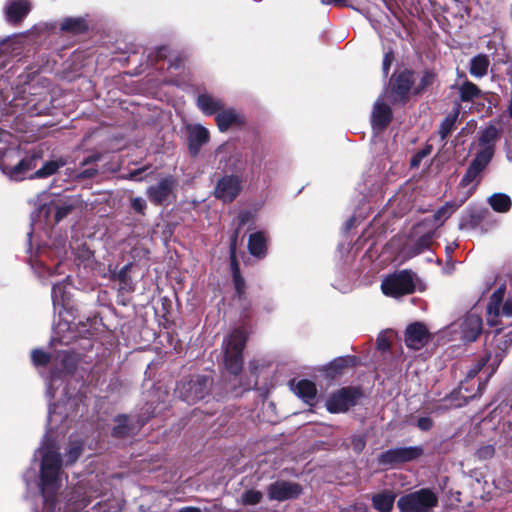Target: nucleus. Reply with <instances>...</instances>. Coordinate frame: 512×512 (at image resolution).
I'll return each mask as SVG.
<instances>
[{"instance_id":"obj_1","label":"nucleus","mask_w":512,"mask_h":512,"mask_svg":"<svg viewBox=\"0 0 512 512\" xmlns=\"http://www.w3.org/2000/svg\"><path fill=\"white\" fill-rule=\"evenodd\" d=\"M54 441L44 436L36 454L41 456L40 490L43 497V512H55L56 495L61 486L62 460Z\"/></svg>"},{"instance_id":"obj_2","label":"nucleus","mask_w":512,"mask_h":512,"mask_svg":"<svg viewBox=\"0 0 512 512\" xmlns=\"http://www.w3.org/2000/svg\"><path fill=\"white\" fill-rule=\"evenodd\" d=\"M247 340V333L244 329L233 330L224 339L222 348L224 351V365L232 375H238L243 368L242 352Z\"/></svg>"},{"instance_id":"obj_3","label":"nucleus","mask_w":512,"mask_h":512,"mask_svg":"<svg viewBox=\"0 0 512 512\" xmlns=\"http://www.w3.org/2000/svg\"><path fill=\"white\" fill-rule=\"evenodd\" d=\"M437 504V495L425 488L403 495L397 502L401 512H431Z\"/></svg>"},{"instance_id":"obj_4","label":"nucleus","mask_w":512,"mask_h":512,"mask_svg":"<svg viewBox=\"0 0 512 512\" xmlns=\"http://www.w3.org/2000/svg\"><path fill=\"white\" fill-rule=\"evenodd\" d=\"M53 364L55 370L51 372L46 391L50 399L56 396V390L62 386L66 376L76 367V357L67 351H60L56 354Z\"/></svg>"},{"instance_id":"obj_5","label":"nucleus","mask_w":512,"mask_h":512,"mask_svg":"<svg viewBox=\"0 0 512 512\" xmlns=\"http://www.w3.org/2000/svg\"><path fill=\"white\" fill-rule=\"evenodd\" d=\"M211 386L212 380L210 377L194 375L189 380L180 382L176 391L183 401L194 404L209 394Z\"/></svg>"},{"instance_id":"obj_6","label":"nucleus","mask_w":512,"mask_h":512,"mask_svg":"<svg viewBox=\"0 0 512 512\" xmlns=\"http://www.w3.org/2000/svg\"><path fill=\"white\" fill-rule=\"evenodd\" d=\"M382 292L391 297L413 293L415 290L414 274L408 270L387 276L381 283Z\"/></svg>"},{"instance_id":"obj_7","label":"nucleus","mask_w":512,"mask_h":512,"mask_svg":"<svg viewBox=\"0 0 512 512\" xmlns=\"http://www.w3.org/2000/svg\"><path fill=\"white\" fill-rule=\"evenodd\" d=\"M61 399L58 403H50L48 409V426L50 430L56 428L69 417V411L74 408L80 398L69 392L64 386L60 392Z\"/></svg>"},{"instance_id":"obj_8","label":"nucleus","mask_w":512,"mask_h":512,"mask_svg":"<svg viewBox=\"0 0 512 512\" xmlns=\"http://www.w3.org/2000/svg\"><path fill=\"white\" fill-rule=\"evenodd\" d=\"M423 454L421 446L395 447L388 449L378 455V463L385 467H395L397 465L413 461Z\"/></svg>"},{"instance_id":"obj_9","label":"nucleus","mask_w":512,"mask_h":512,"mask_svg":"<svg viewBox=\"0 0 512 512\" xmlns=\"http://www.w3.org/2000/svg\"><path fill=\"white\" fill-rule=\"evenodd\" d=\"M505 287L497 288L491 295L487 306V322L491 326L498 324V317H512V297H508L503 303Z\"/></svg>"},{"instance_id":"obj_10","label":"nucleus","mask_w":512,"mask_h":512,"mask_svg":"<svg viewBox=\"0 0 512 512\" xmlns=\"http://www.w3.org/2000/svg\"><path fill=\"white\" fill-rule=\"evenodd\" d=\"M413 82V72L410 70H404L397 75H393L390 80V101L393 104L404 105L409 99Z\"/></svg>"},{"instance_id":"obj_11","label":"nucleus","mask_w":512,"mask_h":512,"mask_svg":"<svg viewBox=\"0 0 512 512\" xmlns=\"http://www.w3.org/2000/svg\"><path fill=\"white\" fill-rule=\"evenodd\" d=\"M356 388L346 387L332 393L326 402V408L331 413H343L354 406L360 397Z\"/></svg>"},{"instance_id":"obj_12","label":"nucleus","mask_w":512,"mask_h":512,"mask_svg":"<svg viewBox=\"0 0 512 512\" xmlns=\"http://www.w3.org/2000/svg\"><path fill=\"white\" fill-rule=\"evenodd\" d=\"M42 158L41 151H33L30 155L23 158L13 167L1 166L4 174L11 180L21 181L27 177V174L36 168L38 162Z\"/></svg>"},{"instance_id":"obj_13","label":"nucleus","mask_w":512,"mask_h":512,"mask_svg":"<svg viewBox=\"0 0 512 512\" xmlns=\"http://www.w3.org/2000/svg\"><path fill=\"white\" fill-rule=\"evenodd\" d=\"M500 137L497 127L490 125L486 127L480 134L478 139V147L476 155L480 159L490 163L495 153V146Z\"/></svg>"},{"instance_id":"obj_14","label":"nucleus","mask_w":512,"mask_h":512,"mask_svg":"<svg viewBox=\"0 0 512 512\" xmlns=\"http://www.w3.org/2000/svg\"><path fill=\"white\" fill-rule=\"evenodd\" d=\"M241 189V179L238 176L226 175L218 181L214 195L217 199L229 203L239 195Z\"/></svg>"},{"instance_id":"obj_15","label":"nucleus","mask_w":512,"mask_h":512,"mask_svg":"<svg viewBox=\"0 0 512 512\" xmlns=\"http://www.w3.org/2000/svg\"><path fill=\"white\" fill-rule=\"evenodd\" d=\"M301 492L299 484L283 480L272 483L267 489L269 499L279 502L297 498Z\"/></svg>"},{"instance_id":"obj_16","label":"nucleus","mask_w":512,"mask_h":512,"mask_svg":"<svg viewBox=\"0 0 512 512\" xmlns=\"http://www.w3.org/2000/svg\"><path fill=\"white\" fill-rule=\"evenodd\" d=\"M430 338L431 335L426 326L419 322L410 324L405 332V344L413 350L423 348L430 341Z\"/></svg>"},{"instance_id":"obj_17","label":"nucleus","mask_w":512,"mask_h":512,"mask_svg":"<svg viewBox=\"0 0 512 512\" xmlns=\"http://www.w3.org/2000/svg\"><path fill=\"white\" fill-rule=\"evenodd\" d=\"M459 328L462 340L475 341L482 330V319L475 313H469L460 322Z\"/></svg>"},{"instance_id":"obj_18","label":"nucleus","mask_w":512,"mask_h":512,"mask_svg":"<svg viewBox=\"0 0 512 512\" xmlns=\"http://www.w3.org/2000/svg\"><path fill=\"white\" fill-rule=\"evenodd\" d=\"M174 187V180L171 177L160 180L157 184L150 186L147 190L150 201L154 204H163L170 196Z\"/></svg>"},{"instance_id":"obj_19","label":"nucleus","mask_w":512,"mask_h":512,"mask_svg":"<svg viewBox=\"0 0 512 512\" xmlns=\"http://www.w3.org/2000/svg\"><path fill=\"white\" fill-rule=\"evenodd\" d=\"M489 163L480 159L479 157L475 156V158L470 163L466 173L464 174L463 178L461 179L460 185L462 187H468L472 185L469 191V195L471 194L472 190L475 189L477 184L479 183V176L483 172V170L487 167Z\"/></svg>"},{"instance_id":"obj_20","label":"nucleus","mask_w":512,"mask_h":512,"mask_svg":"<svg viewBox=\"0 0 512 512\" xmlns=\"http://www.w3.org/2000/svg\"><path fill=\"white\" fill-rule=\"evenodd\" d=\"M50 257L48 250L41 249L38 251L35 259H31V267L38 274L40 278L50 277L54 274H61L59 271L62 266L61 262H58L54 269H52L44 260V258Z\"/></svg>"},{"instance_id":"obj_21","label":"nucleus","mask_w":512,"mask_h":512,"mask_svg":"<svg viewBox=\"0 0 512 512\" xmlns=\"http://www.w3.org/2000/svg\"><path fill=\"white\" fill-rule=\"evenodd\" d=\"M6 19L10 23H18L24 19L30 11L27 0H11L5 5Z\"/></svg>"},{"instance_id":"obj_22","label":"nucleus","mask_w":512,"mask_h":512,"mask_svg":"<svg viewBox=\"0 0 512 512\" xmlns=\"http://www.w3.org/2000/svg\"><path fill=\"white\" fill-rule=\"evenodd\" d=\"M392 119V111L390 107L384 103L383 97L380 96L374 103L372 111V125L374 128H385Z\"/></svg>"},{"instance_id":"obj_23","label":"nucleus","mask_w":512,"mask_h":512,"mask_svg":"<svg viewBox=\"0 0 512 512\" xmlns=\"http://www.w3.org/2000/svg\"><path fill=\"white\" fill-rule=\"evenodd\" d=\"M290 386L293 392L305 403L309 405L313 404L316 398L317 389L312 381L303 379L295 382V380H292L290 382Z\"/></svg>"},{"instance_id":"obj_24","label":"nucleus","mask_w":512,"mask_h":512,"mask_svg":"<svg viewBox=\"0 0 512 512\" xmlns=\"http://www.w3.org/2000/svg\"><path fill=\"white\" fill-rule=\"evenodd\" d=\"M216 122L221 132L227 131L233 126L240 125L242 123L241 115L232 108L225 109L224 107L216 114Z\"/></svg>"},{"instance_id":"obj_25","label":"nucleus","mask_w":512,"mask_h":512,"mask_svg":"<svg viewBox=\"0 0 512 512\" xmlns=\"http://www.w3.org/2000/svg\"><path fill=\"white\" fill-rule=\"evenodd\" d=\"M188 140L190 153L195 156L200 151L202 145L208 142L209 132L205 127L201 125H195L189 130Z\"/></svg>"},{"instance_id":"obj_26","label":"nucleus","mask_w":512,"mask_h":512,"mask_svg":"<svg viewBox=\"0 0 512 512\" xmlns=\"http://www.w3.org/2000/svg\"><path fill=\"white\" fill-rule=\"evenodd\" d=\"M197 106L203 114L210 116L217 114L224 107V103L219 98L208 93H202L197 97Z\"/></svg>"},{"instance_id":"obj_27","label":"nucleus","mask_w":512,"mask_h":512,"mask_svg":"<svg viewBox=\"0 0 512 512\" xmlns=\"http://www.w3.org/2000/svg\"><path fill=\"white\" fill-rule=\"evenodd\" d=\"M68 163L67 158L60 156L58 158L46 161L39 169H37L29 178L42 179L55 174L60 168Z\"/></svg>"},{"instance_id":"obj_28","label":"nucleus","mask_w":512,"mask_h":512,"mask_svg":"<svg viewBox=\"0 0 512 512\" xmlns=\"http://www.w3.org/2000/svg\"><path fill=\"white\" fill-rule=\"evenodd\" d=\"M76 338V332L73 330L72 325L67 321H59V323L54 327L52 338L54 342H59L60 344L68 345Z\"/></svg>"},{"instance_id":"obj_29","label":"nucleus","mask_w":512,"mask_h":512,"mask_svg":"<svg viewBox=\"0 0 512 512\" xmlns=\"http://www.w3.org/2000/svg\"><path fill=\"white\" fill-rule=\"evenodd\" d=\"M69 280V276H67L63 282L55 283L52 286V303L54 310L64 309L69 300L68 292L66 291V282ZM59 314L61 315V310H59Z\"/></svg>"},{"instance_id":"obj_30","label":"nucleus","mask_w":512,"mask_h":512,"mask_svg":"<svg viewBox=\"0 0 512 512\" xmlns=\"http://www.w3.org/2000/svg\"><path fill=\"white\" fill-rule=\"evenodd\" d=\"M129 419L125 415H120L115 419L116 425L113 428V435L116 437H126L134 434L141 426L144 425V420H138L136 426H131L128 423Z\"/></svg>"},{"instance_id":"obj_31","label":"nucleus","mask_w":512,"mask_h":512,"mask_svg":"<svg viewBox=\"0 0 512 512\" xmlns=\"http://www.w3.org/2000/svg\"><path fill=\"white\" fill-rule=\"evenodd\" d=\"M249 252L255 257H264L267 250V237L264 232L252 233L248 241Z\"/></svg>"},{"instance_id":"obj_32","label":"nucleus","mask_w":512,"mask_h":512,"mask_svg":"<svg viewBox=\"0 0 512 512\" xmlns=\"http://www.w3.org/2000/svg\"><path fill=\"white\" fill-rule=\"evenodd\" d=\"M490 67V60L485 54H478L470 61V74L475 78H482L487 75Z\"/></svg>"},{"instance_id":"obj_33","label":"nucleus","mask_w":512,"mask_h":512,"mask_svg":"<svg viewBox=\"0 0 512 512\" xmlns=\"http://www.w3.org/2000/svg\"><path fill=\"white\" fill-rule=\"evenodd\" d=\"M487 361H488V357L485 356V357L481 358L474 365V367L468 371L466 380L461 383L458 393L462 396V398H464L465 402H467L468 400L473 399L475 397V394H469V389L466 387L467 381L470 379H473L478 374V372L485 366Z\"/></svg>"},{"instance_id":"obj_34","label":"nucleus","mask_w":512,"mask_h":512,"mask_svg":"<svg viewBox=\"0 0 512 512\" xmlns=\"http://www.w3.org/2000/svg\"><path fill=\"white\" fill-rule=\"evenodd\" d=\"M468 196L469 195H467L460 202H446L434 213L433 217L435 222H437L439 225H442L463 204V202L468 198Z\"/></svg>"},{"instance_id":"obj_35","label":"nucleus","mask_w":512,"mask_h":512,"mask_svg":"<svg viewBox=\"0 0 512 512\" xmlns=\"http://www.w3.org/2000/svg\"><path fill=\"white\" fill-rule=\"evenodd\" d=\"M237 232L234 234L231 240L230 253H231V266L233 269V280L235 284L236 292L240 295L244 288V280L239 274L238 264L235 259Z\"/></svg>"},{"instance_id":"obj_36","label":"nucleus","mask_w":512,"mask_h":512,"mask_svg":"<svg viewBox=\"0 0 512 512\" xmlns=\"http://www.w3.org/2000/svg\"><path fill=\"white\" fill-rule=\"evenodd\" d=\"M488 203L492 209L499 213H505L511 208V199L507 194L495 193L488 198Z\"/></svg>"},{"instance_id":"obj_37","label":"nucleus","mask_w":512,"mask_h":512,"mask_svg":"<svg viewBox=\"0 0 512 512\" xmlns=\"http://www.w3.org/2000/svg\"><path fill=\"white\" fill-rule=\"evenodd\" d=\"M60 28L62 31H68V32L78 34V33L84 32L87 28V25L83 18L70 17V18H66L62 21Z\"/></svg>"},{"instance_id":"obj_38","label":"nucleus","mask_w":512,"mask_h":512,"mask_svg":"<svg viewBox=\"0 0 512 512\" xmlns=\"http://www.w3.org/2000/svg\"><path fill=\"white\" fill-rule=\"evenodd\" d=\"M373 506L380 512H389L394 504V496L389 493L377 494L372 498Z\"/></svg>"},{"instance_id":"obj_39","label":"nucleus","mask_w":512,"mask_h":512,"mask_svg":"<svg viewBox=\"0 0 512 512\" xmlns=\"http://www.w3.org/2000/svg\"><path fill=\"white\" fill-rule=\"evenodd\" d=\"M460 98L462 101H471L480 96V89L472 82L465 81L459 87Z\"/></svg>"},{"instance_id":"obj_40","label":"nucleus","mask_w":512,"mask_h":512,"mask_svg":"<svg viewBox=\"0 0 512 512\" xmlns=\"http://www.w3.org/2000/svg\"><path fill=\"white\" fill-rule=\"evenodd\" d=\"M83 449V443L78 440H73L69 444V448L65 453V464H73L81 455Z\"/></svg>"},{"instance_id":"obj_41","label":"nucleus","mask_w":512,"mask_h":512,"mask_svg":"<svg viewBox=\"0 0 512 512\" xmlns=\"http://www.w3.org/2000/svg\"><path fill=\"white\" fill-rule=\"evenodd\" d=\"M130 268H131V264H126L117 273V279L120 281V284H121L120 289L127 291V292H130L133 290L132 281L128 275Z\"/></svg>"},{"instance_id":"obj_42","label":"nucleus","mask_w":512,"mask_h":512,"mask_svg":"<svg viewBox=\"0 0 512 512\" xmlns=\"http://www.w3.org/2000/svg\"><path fill=\"white\" fill-rule=\"evenodd\" d=\"M263 498L262 492L255 490V489H249L245 490L241 495V502L244 505H256L260 503V501Z\"/></svg>"},{"instance_id":"obj_43","label":"nucleus","mask_w":512,"mask_h":512,"mask_svg":"<svg viewBox=\"0 0 512 512\" xmlns=\"http://www.w3.org/2000/svg\"><path fill=\"white\" fill-rule=\"evenodd\" d=\"M457 115L447 116L439 127V135L442 141L453 131Z\"/></svg>"},{"instance_id":"obj_44","label":"nucleus","mask_w":512,"mask_h":512,"mask_svg":"<svg viewBox=\"0 0 512 512\" xmlns=\"http://www.w3.org/2000/svg\"><path fill=\"white\" fill-rule=\"evenodd\" d=\"M435 78L436 75L433 72L425 71L420 78L419 84L415 87L414 92L416 94L421 93L435 82Z\"/></svg>"},{"instance_id":"obj_45","label":"nucleus","mask_w":512,"mask_h":512,"mask_svg":"<svg viewBox=\"0 0 512 512\" xmlns=\"http://www.w3.org/2000/svg\"><path fill=\"white\" fill-rule=\"evenodd\" d=\"M433 233H425L422 235L414 244V251L412 255H417L423 252L425 249H427L432 241Z\"/></svg>"},{"instance_id":"obj_46","label":"nucleus","mask_w":512,"mask_h":512,"mask_svg":"<svg viewBox=\"0 0 512 512\" xmlns=\"http://www.w3.org/2000/svg\"><path fill=\"white\" fill-rule=\"evenodd\" d=\"M30 95L33 97L28 102L33 103L34 106L40 104V102H47L49 96V90L46 85L43 84L41 91L39 93L29 91Z\"/></svg>"},{"instance_id":"obj_47","label":"nucleus","mask_w":512,"mask_h":512,"mask_svg":"<svg viewBox=\"0 0 512 512\" xmlns=\"http://www.w3.org/2000/svg\"><path fill=\"white\" fill-rule=\"evenodd\" d=\"M354 364H355L354 357H340V358L333 360L330 364V367L332 369H335L336 371H341L343 368L353 366Z\"/></svg>"},{"instance_id":"obj_48","label":"nucleus","mask_w":512,"mask_h":512,"mask_svg":"<svg viewBox=\"0 0 512 512\" xmlns=\"http://www.w3.org/2000/svg\"><path fill=\"white\" fill-rule=\"evenodd\" d=\"M66 172L68 173V177L69 178H73V179H87V178H92L96 175L97 173V170L94 169V168H88V169H85L81 172H77V171H74V170H70V169H67Z\"/></svg>"},{"instance_id":"obj_49","label":"nucleus","mask_w":512,"mask_h":512,"mask_svg":"<svg viewBox=\"0 0 512 512\" xmlns=\"http://www.w3.org/2000/svg\"><path fill=\"white\" fill-rule=\"evenodd\" d=\"M31 357L35 366L46 365L49 362V355L40 349L33 350Z\"/></svg>"},{"instance_id":"obj_50","label":"nucleus","mask_w":512,"mask_h":512,"mask_svg":"<svg viewBox=\"0 0 512 512\" xmlns=\"http://www.w3.org/2000/svg\"><path fill=\"white\" fill-rule=\"evenodd\" d=\"M73 209V203L70 201H65L60 206H57L55 213V222H59L65 216L69 214V212Z\"/></svg>"},{"instance_id":"obj_51","label":"nucleus","mask_w":512,"mask_h":512,"mask_svg":"<svg viewBox=\"0 0 512 512\" xmlns=\"http://www.w3.org/2000/svg\"><path fill=\"white\" fill-rule=\"evenodd\" d=\"M495 454V449H494V446L493 445H490V444H487V445H483L481 446L477 451H476V456L480 459V460H487V459H490L494 456Z\"/></svg>"},{"instance_id":"obj_52","label":"nucleus","mask_w":512,"mask_h":512,"mask_svg":"<svg viewBox=\"0 0 512 512\" xmlns=\"http://www.w3.org/2000/svg\"><path fill=\"white\" fill-rule=\"evenodd\" d=\"M11 139L12 135L10 133L0 129V158L5 155L7 147L11 144Z\"/></svg>"},{"instance_id":"obj_53","label":"nucleus","mask_w":512,"mask_h":512,"mask_svg":"<svg viewBox=\"0 0 512 512\" xmlns=\"http://www.w3.org/2000/svg\"><path fill=\"white\" fill-rule=\"evenodd\" d=\"M417 426L423 431H428L433 426V421L430 417H420L417 421Z\"/></svg>"},{"instance_id":"obj_54","label":"nucleus","mask_w":512,"mask_h":512,"mask_svg":"<svg viewBox=\"0 0 512 512\" xmlns=\"http://www.w3.org/2000/svg\"><path fill=\"white\" fill-rule=\"evenodd\" d=\"M352 446L357 453H360L365 447L364 438L361 436H354L352 438Z\"/></svg>"},{"instance_id":"obj_55","label":"nucleus","mask_w":512,"mask_h":512,"mask_svg":"<svg viewBox=\"0 0 512 512\" xmlns=\"http://www.w3.org/2000/svg\"><path fill=\"white\" fill-rule=\"evenodd\" d=\"M378 349L385 351L389 348V339L386 333H381L377 338Z\"/></svg>"},{"instance_id":"obj_56","label":"nucleus","mask_w":512,"mask_h":512,"mask_svg":"<svg viewBox=\"0 0 512 512\" xmlns=\"http://www.w3.org/2000/svg\"><path fill=\"white\" fill-rule=\"evenodd\" d=\"M132 208L139 212V213H142L144 211V209L146 208V202L143 198H140V197H136L132 200Z\"/></svg>"},{"instance_id":"obj_57","label":"nucleus","mask_w":512,"mask_h":512,"mask_svg":"<svg viewBox=\"0 0 512 512\" xmlns=\"http://www.w3.org/2000/svg\"><path fill=\"white\" fill-rule=\"evenodd\" d=\"M392 61H393L392 53H386L384 55L383 64H382V69H383V73H384L385 76L388 74V71H389V68H390V66L392 64Z\"/></svg>"},{"instance_id":"obj_58","label":"nucleus","mask_w":512,"mask_h":512,"mask_svg":"<svg viewBox=\"0 0 512 512\" xmlns=\"http://www.w3.org/2000/svg\"><path fill=\"white\" fill-rule=\"evenodd\" d=\"M505 152H506L507 160L512 162V132L509 134V136L506 139Z\"/></svg>"},{"instance_id":"obj_59","label":"nucleus","mask_w":512,"mask_h":512,"mask_svg":"<svg viewBox=\"0 0 512 512\" xmlns=\"http://www.w3.org/2000/svg\"><path fill=\"white\" fill-rule=\"evenodd\" d=\"M144 170H145V168H142V169H137V170L130 172L128 174V179L135 180V181H141L142 177H140V175L142 174V172Z\"/></svg>"},{"instance_id":"obj_60","label":"nucleus","mask_w":512,"mask_h":512,"mask_svg":"<svg viewBox=\"0 0 512 512\" xmlns=\"http://www.w3.org/2000/svg\"><path fill=\"white\" fill-rule=\"evenodd\" d=\"M101 158L100 154H93L89 157H87L86 159L83 160V162L81 163L82 166H87L91 163H94V162H97L99 161Z\"/></svg>"},{"instance_id":"obj_61","label":"nucleus","mask_w":512,"mask_h":512,"mask_svg":"<svg viewBox=\"0 0 512 512\" xmlns=\"http://www.w3.org/2000/svg\"><path fill=\"white\" fill-rule=\"evenodd\" d=\"M347 0H321L324 5L344 6Z\"/></svg>"},{"instance_id":"obj_62","label":"nucleus","mask_w":512,"mask_h":512,"mask_svg":"<svg viewBox=\"0 0 512 512\" xmlns=\"http://www.w3.org/2000/svg\"><path fill=\"white\" fill-rule=\"evenodd\" d=\"M177 512H202L200 508L193 507V506H187L179 509Z\"/></svg>"},{"instance_id":"obj_63","label":"nucleus","mask_w":512,"mask_h":512,"mask_svg":"<svg viewBox=\"0 0 512 512\" xmlns=\"http://www.w3.org/2000/svg\"><path fill=\"white\" fill-rule=\"evenodd\" d=\"M354 221H355L354 217H351L350 219H348L345 223V229L350 230L354 226Z\"/></svg>"},{"instance_id":"obj_64","label":"nucleus","mask_w":512,"mask_h":512,"mask_svg":"<svg viewBox=\"0 0 512 512\" xmlns=\"http://www.w3.org/2000/svg\"><path fill=\"white\" fill-rule=\"evenodd\" d=\"M249 219V214L247 212H243L240 214V224H244Z\"/></svg>"}]
</instances>
